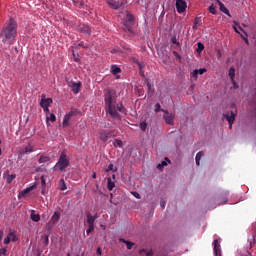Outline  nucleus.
<instances>
[{"instance_id":"36","label":"nucleus","mask_w":256,"mask_h":256,"mask_svg":"<svg viewBox=\"0 0 256 256\" xmlns=\"http://www.w3.org/2000/svg\"><path fill=\"white\" fill-rule=\"evenodd\" d=\"M40 180H41L42 189H45V187L47 186V182L45 181V176H41Z\"/></svg>"},{"instance_id":"39","label":"nucleus","mask_w":256,"mask_h":256,"mask_svg":"<svg viewBox=\"0 0 256 256\" xmlns=\"http://www.w3.org/2000/svg\"><path fill=\"white\" fill-rule=\"evenodd\" d=\"M11 243V235L8 234V236L4 239V244L9 245Z\"/></svg>"},{"instance_id":"25","label":"nucleus","mask_w":256,"mask_h":256,"mask_svg":"<svg viewBox=\"0 0 256 256\" xmlns=\"http://www.w3.org/2000/svg\"><path fill=\"white\" fill-rule=\"evenodd\" d=\"M198 27H201V18L196 17L195 20H194L193 29H198Z\"/></svg>"},{"instance_id":"61","label":"nucleus","mask_w":256,"mask_h":256,"mask_svg":"<svg viewBox=\"0 0 256 256\" xmlns=\"http://www.w3.org/2000/svg\"><path fill=\"white\" fill-rule=\"evenodd\" d=\"M218 54L221 55V51H218Z\"/></svg>"},{"instance_id":"14","label":"nucleus","mask_w":256,"mask_h":256,"mask_svg":"<svg viewBox=\"0 0 256 256\" xmlns=\"http://www.w3.org/2000/svg\"><path fill=\"white\" fill-rule=\"evenodd\" d=\"M55 121H57V117L55 116V114L51 113L46 116L47 127H51V123H55Z\"/></svg>"},{"instance_id":"55","label":"nucleus","mask_w":256,"mask_h":256,"mask_svg":"<svg viewBox=\"0 0 256 256\" xmlns=\"http://www.w3.org/2000/svg\"><path fill=\"white\" fill-rule=\"evenodd\" d=\"M92 178H93V179H97V173L93 172Z\"/></svg>"},{"instance_id":"38","label":"nucleus","mask_w":256,"mask_h":256,"mask_svg":"<svg viewBox=\"0 0 256 256\" xmlns=\"http://www.w3.org/2000/svg\"><path fill=\"white\" fill-rule=\"evenodd\" d=\"M10 239L11 241H13V243L17 241V236L15 235V232H10Z\"/></svg>"},{"instance_id":"9","label":"nucleus","mask_w":256,"mask_h":256,"mask_svg":"<svg viewBox=\"0 0 256 256\" xmlns=\"http://www.w3.org/2000/svg\"><path fill=\"white\" fill-rule=\"evenodd\" d=\"M176 9L178 13H185V10L187 9V2H185L184 0H177Z\"/></svg>"},{"instance_id":"26","label":"nucleus","mask_w":256,"mask_h":256,"mask_svg":"<svg viewBox=\"0 0 256 256\" xmlns=\"http://www.w3.org/2000/svg\"><path fill=\"white\" fill-rule=\"evenodd\" d=\"M105 171H106V173H109V171L116 173L117 168H115V166L113 164H109V166L107 167V169Z\"/></svg>"},{"instance_id":"5","label":"nucleus","mask_w":256,"mask_h":256,"mask_svg":"<svg viewBox=\"0 0 256 256\" xmlns=\"http://www.w3.org/2000/svg\"><path fill=\"white\" fill-rule=\"evenodd\" d=\"M60 219H61V212L55 211L50 221L47 224L48 228L52 229V227H54L59 222Z\"/></svg>"},{"instance_id":"13","label":"nucleus","mask_w":256,"mask_h":256,"mask_svg":"<svg viewBox=\"0 0 256 256\" xmlns=\"http://www.w3.org/2000/svg\"><path fill=\"white\" fill-rule=\"evenodd\" d=\"M75 113L70 111L68 114L64 116L63 127H69V121H71V117H73Z\"/></svg>"},{"instance_id":"58","label":"nucleus","mask_w":256,"mask_h":256,"mask_svg":"<svg viewBox=\"0 0 256 256\" xmlns=\"http://www.w3.org/2000/svg\"><path fill=\"white\" fill-rule=\"evenodd\" d=\"M233 29H234V31H235L236 33H239V30L237 29L236 26H233Z\"/></svg>"},{"instance_id":"1","label":"nucleus","mask_w":256,"mask_h":256,"mask_svg":"<svg viewBox=\"0 0 256 256\" xmlns=\"http://www.w3.org/2000/svg\"><path fill=\"white\" fill-rule=\"evenodd\" d=\"M104 101L106 106V113H109L112 119L121 121V115L119 113H123L125 108L123 107L122 103H117V96H115V92L113 90H107Z\"/></svg>"},{"instance_id":"19","label":"nucleus","mask_w":256,"mask_h":256,"mask_svg":"<svg viewBox=\"0 0 256 256\" xmlns=\"http://www.w3.org/2000/svg\"><path fill=\"white\" fill-rule=\"evenodd\" d=\"M108 5L109 7H111V9L117 10L119 9V7H121V2L115 1V0H109Z\"/></svg>"},{"instance_id":"42","label":"nucleus","mask_w":256,"mask_h":256,"mask_svg":"<svg viewBox=\"0 0 256 256\" xmlns=\"http://www.w3.org/2000/svg\"><path fill=\"white\" fill-rule=\"evenodd\" d=\"M204 73H207V69H206V68H200V69L198 70V74H199V75H203Z\"/></svg>"},{"instance_id":"45","label":"nucleus","mask_w":256,"mask_h":256,"mask_svg":"<svg viewBox=\"0 0 256 256\" xmlns=\"http://www.w3.org/2000/svg\"><path fill=\"white\" fill-rule=\"evenodd\" d=\"M172 43L174 45H179V41L177 40V37H172Z\"/></svg>"},{"instance_id":"32","label":"nucleus","mask_w":256,"mask_h":256,"mask_svg":"<svg viewBox=\"0 0 256 256\" xmlns=\"http://www.w3.org/2000/svg\"><path fill=\"white\" fill-rule=\"evenodd\" d=\"M123 243H126L127 249H133V245H135L133 242H129L125 239H122Z\"/></svg>"},{"instance_id":"41","label":"nucleus","mask_w":256,"mask_h":256,"mask_svg":"<svg viewBox=\"0 0 256 256\" xmlns=\"http://www.w3.org/2000/svg\"><path fill=\"white\" fill-rule=\"evenodd\" d=\"M191 75H192V77H194V79H197V77L199 75V70L198 69L194 70Z\"/></svg>"},{"instance_id":"62","label":"nucleus","mask_w":256,"mask_h":256,"mask_svg":"<svg viewBox=\"0 0 256 256\" xmlns=\"http://www.w3.org/2000/svg\"><path fill=\"white\" fill-rule=\"evenodd\" d=\"M67 256H71V254L68 253Z\"/></svg>"},{"instance_id":"31","label":"nucleus","mask_w":256,"mask_h":256,"mask_svg":"<svg viewBox=\"0 0 256 256\" xmlns=\"http://www.w3.org/2000/svg\"><path fill=\"white\" fill-rule=\"evenodd\" d=\"M163 167H167V161H162L157 165V169H159V171L163 170Z\"/></svg>"},{"instance_id":"21","label":"nucleus","mask_w":256,"mask_h":256,"mask_svg":"<svg viewBox=\"0 0 256 256\" xmlns=\"http://www.w3.org/2000/svg\"><path fill=\"white\" fill-rule=\"evenodd\" d=\"M205 153L203 151H200L196 154V165L199 167L201 165V157H204Z\"/></svg>"},{"instance_id":"49","label":"nucleus","mask_w":256,"mask_h":256,"mask_svg":"<svg viewBox=\"0 0 256 256\" xmlns=\"http://www.w3.org/2000/svg\"><path fill=\"white\" fill-rule=\"evenodd\" d=\"M160 207L161 209H165V201L161 200Z\"/></svg>"},{"instance_id":"64","label":"nucleus","mask_w":256,"mask_h":256,"mask_svg":"<svg viewBox=\"0 0 256 256\" xmlns=\"http://www.w3.org/2000/svg\"><path fill=\"white\" fill-rule=\"evenodd\" d=\"M166 161H169L167 158H165Z\"/></svg>"},{"instance_id":"2","label":"nucleus","mask_w":256,"mask_h":256,"mask_svg":"<svg viewBox=\"0 0 256 256\" xmlns=\"http://www.w3.org/2000/svg\"><path fill=\"white\" fill-rule=\"evenodd\" d=\"M0 39L4 45H13L17 39V22L10 18L0 32Z\"/></svg>"},{"instance_id":"33","label":"nucleus","mask_w":256,"mask_h":256,"mask_svg":"<svg viewBox=\"0 0 256 256\" xmlns=\"http://www.w3.org/2000/svg\"><path fill=\"white\" fill-rule=\"evenodd\" d=\"M67 189V185H65V180L61 179L60 180V190L65 191Z\"/></svg>"},{"instance_id":"29","label":"nucleus","mask_w":256,"mask_h":256,"mask_svg":"<svg viewBox=\"0 0 256 256\" xmlns=\"http://www.w3.org/2000/svg\"><path fill=\"white\" fill-rule=\"evenodd\" d=\"M209 12L212 13V15H217V7H215V5H211L208 8Z\"/></svg>"},{"instance_id":"7","label":"nucleus","mask_w":256,"mask_h":256,"mask_svg":"<svg viewBox=\"0 0 256 256\" xmlns=\"http://www.w3.org/2000/svg\"><path fill=\"white\" fill-rule=\"evenodd\" d=\"M236 115L237 114L233 111H229L226 114H223V117H225V119L228 121V123L230 125V129H231V127H233V123H235Z\"/></svg>"},{"instance_id":"4","label":"nucleus","mask_w":256,"mask_h":256,"mask_svg":"<svg viewBox=\"0 0 256 256\" xmlns=\"http://www.w3.org/2000/svg\"><path fill=\"white\" fill-rule=\"evenodd\" d=\"M133 25H135V16L127 12L126 19L124 21L125 31H128V33H133Z\"/></svg>"},{"instance_id":"20","label":"nucleus","mask_w":256,"mask_h":256,"mask_svg":"<svg viewBox=\"0 0 256 256\" xmlns=\"http://www.w3.org/2000/svg\"><path fill=\"white\" fill-rule=\"evenodd\" d=\"M95 219H97V215L92 216L91 213L87 214V223H88V225L95 227Z\"/></svg>"},{"instance_id":"56","label":"nucleus","mask_w":256,"mask_h":256,"mask_svg":"<svg viewBox=\"0 0 256 256\" xmlns=\"http://www.w3.org/2000/svg\"><path fill=\"white\" fill-rule=\"evenodd\" d=\"M96 253H97V255H101V248H98Z\"/></svg>"},{"instance_id":"17","label":"nucleus","mask_w":256,"mask_h":256,"mask_svg":"<svg viewBox=\"0 0 256 256\" xmlns=\"http://www.w3.org/2000/svg\"><path fill=\"white\" fill-rule=\"evenodd\" d=\"M17 177L15 174H9V171L4 173V179H6V183L10 185V183H13V180Z\"/></svg>"},{"instance_id":"35","label":"nucleus","mask_w":256,"mask_h":256,"mask_svg":"<svg viewBox=\"0 0 256 256\" xmlns=\"http://www.w3.org/2000/svg\"><path fill=\"white\" fill-rule=\"evenodd\" d=\"M203 49H205V45H203V43L199 42L197 52L201 53L203 51Z\"/></svg>"},{"instance_id":"34","label":"nucleus","mask_w":256,"mask_h":256,"mask_svg":"<svg viewBox=\"0 0 256 256\" xmlns=\"http://www.w3.org/2000/svg\"><path fill=\"white\" fill-rule=\"evenodd\" d=\"M159 111H163V113H165V111H167V110L161 109V104L157 103L155 105V113H159Z\"/></svg>"},{"instance_id":"30","label":"nucleus","mask_w":256,"mask_h":256,"mask_svg":"<svg viewBox=\"0 0 256 256\" xmlns=\"http://www.w3.org/2000/svg\"><path fill=\"white\" fill-rule=\"evenodd\" d=\"M114 147H123V141L116 139L113 143Z\"/></svg>"},{"instance_id":"51","label":"nucleus","mask_w":256,"mask_h":256,"mask_svg":"<svg viewBox=\"0 0 256 256\" xmlns=\"http://www.w3.org/2000/svg\"><path fill=\"white\" fill-rule=\"evenodd\" d=\"M146 85L148 87V91H151V83L149 81L146 82Z\"/></svg>"},{"instance_id":"57","label":"nucleus","mask_w":256,"mask_h":256,"mask_svg":"<svg viewBox=\"0 0 256 256\" xmlns=\"http://www.w3.org/2000/svg\"><path fill=\"white\" fill-rule=\"evenodd\" d=\"M137 65L139 66V69H140V71H141V69H143V66L141 65L140 62H137Z\"/></svg>"},{"instance_id":"50","label":"nucleus","mask_w":256,"mask_h":256,"mask_svg":"<svg viewBox=\"0 0 256 256\" xmlns=\"http://www.w3.org/2000/svg\"><path fill=\"white\" fill-rule=\"evenodd\" d=\"M33 151V149L31 148H25L24 153H31Z\"/></svg>"},{"instance_id":"37","label":"nucleus","mask_w":256,"mask_h":256,"mask_svg":"<svg viewBox=\"0 0 256 256\" xmlns=\"http://www.w3.org/2000/svg\"><path fill=\"white\" fill-rule=\"evenodd\" d=\"M140 129H141V131H146L147 130V122H141Z\"/></svg>"},{"instance_id":"11","label":"nucleus","mask_w":256,"mask_h":256,"mask_svg":"<svg viewBox=\"0 0 256 256\" xmlns=\"http://www.w3.org/2000/svg\"><path fill=\"white\" fill-rule=\"evenodd\" d=\"M53 103V99L47 98L45 94H42L41 101H40V107H49Z\"/></svg>"},{"instance_id":"46","label":"nucleus","mask_w":256,"mask_h":256,"mask_svg":"<svg viewBox=\"0 0 256 256\" xmlns=\"http://www.w3.org/2000/svg\"><path fill=\"white\" fill-rule=\"evenodd\" d=\"M5 253H7V248H1L0 255H5Z\"/></svg>"},{"instance_id":"22","label":"nucleus","mask_w":256,"mask_h":256,"mask_svg":"<svg viewBox=\"0 0 256 256\" xmlns=\"http://www.w3.org/2000/svg\"><path fill=\"white\" fill-rule=\"evenodd\" d=\"M33 213H35V210H32L30 219H32L35 223H38V221H41V216L39 214H33Z\"/></svg>"},{"instance_id":"27","label":"nucleus","mask_w":256,"mask_h":256,"mask_svg":"<svg viewBox=\"0 0 256 256\" xmlns=\"http://www.w3.org/2000/svg\"><path fill=\"white\" fill-rule=\"evenodd\" d=\"M49 162V157L48 156H40L38 163H47Z\"/></svg>"},{"instance_id":"44","label":"nucleus","mask_w":256,"mask_h":256,"mask_svg":"<svg viewBox=\"0 0 256 256\" xmlns=\"http://www.w3.org/2000/svg\"><path fill=\"white\" fill-rule=\"evenodd\" d=\"M242 39H244L245 43L249 45V39H247V33L244 32V36L242 35Z\"/></svg>"},{"instance_id":"63","label":"nucleus","mask_w":256,"mask_h":256,"mask_svg":"<svg viewBox=\"0 0 256 256\" xmlns=\"http://www.w3.org/2000/svg\"><path fill=\"white\" fill-rule=\"evenodd\" d=\"M112 177H113V179H115V175H113Z\"/></svg>"},{"instance_id":"3","label":"nucleus","mask_w":256,"mask_h":256,"mask_svg":"<svg viewBox=\"0 0 256 256\" xmlns=\"http://www.w3.org/2000/svg\"><path fill=\"white\" fill-rule=\"evenodd\" d=\"M67 167H69V157L65 152H62L54 168L59 169V171H65Z\"/></svg>"},{"instance_id":"6","label":"nucleus","mask_w":256,"mask_h":256,"mask_svg":"<svg viewBox=\"0 0 256 256\" xmlns=\"http://www.w3.org/2000/svg\"><path fill=\"white\" fill-rule=\"evenodd\" d=\"M66 83H67L68 87H71V89L75 95H77V93H79V91H81V82L76 83L72 80L66 79Z\"/></svg>"},{"instance_id":"60","label":"nucleus","mask_w":256,"mask_h":256,"mask_svg":"<svg viewBox=\"0 0 256 256\" xmlns=\"http://www.w3.org/2000/svg\"><path fill=\"white\" fill-rule=\"evenodd\" d=\"M239 29H240V31H243V28H241L240 26H239Z\"/></svg>"},{"instance_id":"53","label":"nucleus","mask_w":256,"mask_h":256,"mask_svg":"<svg viewBox=\"0 0 256 256\" xmlns=\"http://www.w3.org/2000/svg\"><path fill=\"white\" fill-rule=\"evenodd\" d=\"M0 241H3V230H0Z\"/></svg>"},{"instance_id":"28","label":"nucleus","mask_w":256,"mask_h":256,"mask_svg":"<svg viewBox=\"0 0 256 256\" xmlns=\"http://www.w3.org/2000/svg\"><path fill=\"white\" fill-rule=\"evenodd\" d=\"M229 77L230 79L233 81V79H235V68L231 67L229 69Z\"/></svg>"},{"instance_id":"52","label":"nucleus","mask_w":256,"mask_h":256,"mask_svg":"<svg viewBox=\"0 0 256 256\" xmlns=\"http://www.w3.org/2000/svg\"><path fill=\"white\" fill-rule=\"evenodd\" d=\"M174 55H175L176 59H181V55H179V53L174 51Z\"/></svg>"},{"instance_id":"8","label":"nucleus","mask_w":256,"mask_h":256,"mask_svg":"<svg viewBox=\"0 0 256 256\" xmlns=\"http://www.w3.org/2000/svg\"><path fill=\"white\" fill-rule=\"evenodd\" d=\"M164 121L167 123V125H173L175 121V114L169 113V111H164Z\"/></svg>"},{"instance_id":"47","label":"nucleus","mask_w":256,"mask_h":256,"mask_svg":"<svg viewBox=\"0 0 256 256\" xmlns=\"http://www.w3.org/2000/svg\"><path fill=\"white\" fill-rule=\"evenodd\" d=\"M42 109L44 110V113H46V116L49 115V107H42Z\"/></svg>"},{"instance_id":"15","label":"nucleus","mask_w":256,"mask_h":256,"mask_svg":"<svg viewBox=\"0 0 256 256\" xmlns=\"http://www.w3.org/2000/svg\"><path fill=\"white\" fill-rule=\"evenodd\" d=\"M216 3H218V5L220 7V11L222 13H224L225 15H228V17H231V14L229 13V9H227V7H225V4H223V2H221L220 0H216Z\"/></svg>"},{"instance_id":"54","label":"nucleus","mask_w":256,"mask_h":256,"mask_svg":"<svg viewBox=\"0 0 256 256\" xmlns=\"http://www.w3.org/2000/svg\"><path fill=\"white\" fill-rule=\"evenodd\" d=\"M45 243H46V245H49V236H46Z\"/></svg>"},{"instance_id":"16","label":"nucleus","mask_w":256,"mask_h":256,"mask_svg":"<svg viewBox=\"0 0 256 256\" xmlns=\"http://www.w3.org/2000/svg\"><path fill=\"white\" fill-rule=\"evenodd\" d=\"M213 245L215 256H221V244H219V240H214Z\"/></svg>"},{"instance_id":"10","label":"nucleus","mask_w":256,"mask_h":256,"mask_svg":"<svg viewBox=\"0 0 256 256\" xmlns=\"http://www.w3.org/2000/svg\"><path fill=\"white\" fill-rule=\"evenodd\" d=\"M77 31L79 33H84V35H91V28L86 24H80L77 26Z\"/></svg>"},{"instance_id":"59","label":"nucleus","mask_w":256,"mask_h":256,"mask_svg":"<svg viewBox=\"0 0 256 256\" xmlns=\"http://www.w3.org/2000/svg\"><path fill=\"white\" fill-rule=\"evenodd\" d=\"M146 255L147 256H151V255H153V253L152 252H148Z\"/></svg>"},{"instance_id":"18","label":"nucleus","mask_w":256,"mask_h":256,"mask_svg":"<svg viewBox=\"0 0 256 256\" xmlns=\"http://www.w3.org/2000/svg\"><path fill=\"white\" fill-rule=\"evenodd\" d=\"M110 136H111V132H108L105 130L100 132V139L103 141V143H107V141H109Z\"/></svg>"},{"instance_id":"43","label":"nucleus","mask_w":256,"mask_h":256,"mask_svg":"<svg viewBox=\"0 0 256 256\" xmlns=\"http://www.w3.org/2000/svg\"><path fill=\"white\" fill-rule=\"evenodd\" d=\"M132 195H133L136 199H141V194H139L138 192H132Z\"/></svg>"},{"instance_id":"24","label":"nucleus","mask_w":256,"mask_h":256,"mask_svg":"<svg viewBox=\"0 0 256 256\" xmlns=\"http://www.w3.org/2000/svg\"><path fill=\"white\" fill-rule=\"evenodd\" d=\"M111 73H112L113 75H117L118 73H121V68H119V67L116 66V65H113V66L111 67Z\"/></svg>"},{"instance_id":"23","label":"nucleus","mask_w":256,"mask_h":256,"mask_svg":"<svg viewBox=\"0 0 256 256\" xmlns=\"http://www.w3.org/2000/svg\"><path fill=\"white\" fill-rule=\"evenodd\" d=\"M108 184H107V189L108 191H113L115 189V182L111 181V178H108Z\"/></svg>"},{"instance_id":"40","label":"nucleus","mask_w":256,"mask_h":256,"mask_svg":"<svg viewBox=\"0 0 256 256\" xmlns=\"http://www.w3.org/2000/svg\"><path fill=\"white\" fill-rule=\"evenodd\" d=\"M94 229H95V226L89 225V227H88V229H87V231H86L87 235L93 233Z\"/></svg>"},{"instance_id":"12","label":"nucleus","mask_w":256,"mask_h":256,"mask_svg":"<svg viewBox=\"0 0 256 256\" xmlns=\"http://www.w3.org/2000/svg\"><path fill=\"white\" fill-rule=\"evenodd\" d=\"M34 189H35V185L25 188L24 190L19 192L18 199H22V197H27V195H29V193H31V191Z\"/></svg>"},{"instance_id":"48","label":"nucleus","mask_w":256,"mask_h":256,"mask_svg":"<svg viewBox=\"0 0 256 256\" xmlns=\"http://www.w3.org/2000/svg\"><path fill=\"white\" fill-rule=\"evenodd\" d=\"M78 47H83L84 49H88L89 48L88 45H83V43H79Z\"/></svg>"}]
</instances>
